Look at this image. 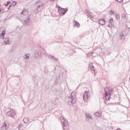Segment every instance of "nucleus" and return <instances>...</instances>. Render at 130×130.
<instances>
[{
  "instance_id": "obj_1",
  "label": "nucleus",
  "mask_w": 130,
  "mask_h": 130,
  "mask_svg": "<svg viewBox=\"0 0 130 130\" xmlns=\"http://www.w3.org/2000/svg\"><path fill=\"white\" fill-rule=\"evenodd\" d=\"M66 102L67 103H68L69 105L75 104V103L77 102V99L76 98V96H75V92L72 91L71 93V96L67 98Z\"/></svg>"
},
{
  "instance_id": "obj_2",
  "label": "nucleus",
  "mask_w": 130,
  "mask_h": 130,
  "mask_svg": "<svg viewBox=\"0 0 130 130\" xmlns=\"http://www.w3.org/2000/svg\"><path fill=\"white\" fill-rule=\"evenodd\" d=\"M105 90V95L103 98V99L106 100H110V96H111V93L112 91H113V88H109L108 87H106L104 89Z\"/></svg>"
},
{
  "instance_id": "obj_3",
  "label": "nucleus",
  "mask_w": 130,
  "mask_h": 130,
  "mask_svg": "<svg viewBox=\"0 0 130 130\" xmlns=\"http://www.w3.org/2000/svg\"><path fill=\"white\" fill-rule=\"evenodd\" d=\"M6 115L9 117H12V118H14L15 115H16V112H15V110L11 109L10 110L6 112Z\"/></svg>"
},
{
  "instance_id": "obj_4",
  "label": "nucleus",
  "mask_w": 130,
  "mask_h": 130,
  "mask_svg": "<svg viewBox=\"0 0 130 130\" xmlns=\"http://www.w3.org/2000/svg\"><path fill=\"white\" fill-rule=\"evenodd\" d=\"M60 119L62 121V125L64 129H68L69 128V125H68V121L63 117H60Z\"/></svg>"
},
{
  "instance_id": "obj_5",
  "label": "nucleus",
  "mask_w": 130,
  "mask_h": 130,
  "mask_svg": "<svg viewBox=\"0 0 130 130\" xmlns=\"http://www.w3.org/2000/svg\"><path fill=\"white\" fill-rule=\"evenodd\" d=\"M68 11V8H62L59 6L58 12L59 13V14H62L63 16L66 15V13H67Z\"/></svg>"
},
{
  "instance_id": "obj_6",
  "label": "nucleus",
  "mask_w": 130,
  "mask_h": 130,
  "mask_svg": "<svg viewBox=\"0 0 130 130\" xmlns=\"http://www.w3.org/2000/svg\"><path fill=\"white\" fill-rule=\"evenodd\" d=\"M83 98L84 101H85L86 102H87V101H88V99L90 98V95H89V91H86L84 93Z\"/></svg>"
},
{
  "instance_id": "obj_7",
  "label": "nucleus",
  "mask_w": 130,
  "mask_h": 130,
  "mask_svg": "<svg viewBox=\"0 0 130 130\" xmlns=\"http://www.w3.org/2000/svg\"><path fill=\"white\" fill-rule=\"evenodd\" d=\"M99 23L100 25H105L106 24V21L104 19H100L99 21Z\"/></svg>"
},
{
  "instance_id": "obj_8",
  "label": "nucleus",
  "mask_w": 130,
  "mask_h": 130,
  "mask_svg": "<svg viewBox=\"0 0 130 130\" xmlns=\"http://www.w3.org/2000/svg\"><path fill=\"white\" fill-rule=\"evenodd\" d=\"M74 27H77V28H80V23L78 21L74 20Z\"/></svg>"
},
{
  "instance_id": "obj_9",
  "label": "nucleus",
  "mask_w": 130,
  "mask_h": 130,
  "mask_svg": "<svg viewBox=\"0 0 130 130\" xmlns=\"http://www.w3.org/2000/svg\"><path fill=\"white\" fill-rule=\"evenodd\" d=\"M43 7V4H41L37 6V11L38 12H41V8Z\"/></svg>"
},
{
  "instance_id": "obj_10",
  "label": "nucleus",
  "mask_w": 130,
  "mask_h": 130,
  "mask_svg": "<svg viewBox=\"0 0 130 130\" xmlns=\"http://www.w3.org/2000/svg\"><path fill=\"white\" fill-rule=\"evenodd\" d=\"M6 34V30H3V32H2V34L0 35V37L1 38V39H5V35Z\"/></svg>"
},
{
  "instance_id": "obj_11",
  "label": "nucleus",
  "mask_w": 130,
  "mask_h": 130,
  "mask_svg": "<svg viewBox=\"0 0 130 130\" xmlns=\"http://www.w3.org/2000/svg\"><path fill=\"white\" fill-rule=\"evenodd\" d=\"M49 59H51L52 60H54V61H57L58 60V59L54 57L53 56L49 55Z\"/></svg>"
},
{
  "instance_id": "obj_12",
  "label": "nucleus",
  "mask_w": 130,
  "mask_h": 130,
  "mask_svg": "<svg viewBox=\"0 0 130 130\" xmlns=\"http://www.w3.org/2000/svg\"><path fill=\"white\" fill-rule=\"evenodd\" d=\"M31 20V17L29 16L27 19L25 20V23L26 25H29L30 24V21Z\"/></svg>"
},
{
  "instance_id": "obj_13",
  "label": "nucleus",
  "mask_w": 130,
  "mask_h": 130,
  "mask_svg": "<svg viewBox=\"0 0 130 130\" xmlns=\"http://www.w3.org/2000/svg\"><path fill=\"white\" fill-rule=\"evenodd\" d=\"M40 52L38 51H36L35 52V54H34V56L35 57H38L39 56H40Z\"/></svg>"
},
{
  "instance_id": "obj_14",
  "label": "nucleus",
  "mask_w": 130,
  "mask_h": 130,
  "mask_svg": "<svg viewBox=\"0 0 130 130\" xmlns=\"http://www.w3.org/2000/svg\"><path fill=\"white\" fill-rule=\"evenodd\" d=\"M86 120H90V119H92V116L91 115H89V114H86Z\"/></svg>"
},
{
  "instance_id": "obj_15",
  "label": "nucleus",
  "mask_w": 130,
  "mask_h": 130,
  "mask_svg": "<svg viewBox=\"0 0 130 130\" xmlns=\"http://www.w3.org/2000/svg\"><path fill=\"white\" fill-rule=\"evenodd\" d=\"M4 42L6 44H10V41L9 40V38L8 37L5 38Z\"/></svg>"
},
{
  "instance_id": "obj_16",
  "label": "nucleus",
  "mask_w": 130,
  "mask_h": 130,
  "mask_svg": "<svg viewBox=\"0 0 130 130\" xmlns=\"http://www.w3.org/2000/svg\"><path fill=\"white\" fill-rule=\"evenodd\" d=\"M29 119L27 117H24L23 118V122L24 123H28V122H29Z\"/></svg>"
},
{
  "instance_id": "obj_17",
  "label": "nucleus",
  "mask_w": 130,
  "mask_h": 130,
  "mask_svg": "<svg viewBox=\"0 0 130 130\" xmlns=\"http://www.w3.org/2000/svg\"><path fill=\"white\" fill-rule=\"evenodd\" d=\"M21 14L23 15L24 16H26L27 15V9H24L21 12Z\"/></svg>"
},
{
  "instance_id": "obj_18",
  "label": "nucleus",
  "mask_w": 130,
  "mask_h": 130,
  "mask_svg": "<svg viewBox=\"0 0 130 130\" xmlns=\"http://www.w3.org/2000/svg\"><path fill=\"white\" fill-rule=\"evenodd\" d=\"M112 22H113V19L112 18H110L109 20V24L108 25V27H111V26H112V24L111 23H112Z\"/></svg>"
},
{
  "instance_id": "obj_19",
  "label": "nucleus",
  "mask_w": 130,
  "mask_h": 130,
  "mask_svg": "<svg viewBox=\"0 0 130 130\" xmlns=\"http://www.w3.org/2000/svg\"><path fill=\"white\" fill-rule=\"evenodd\" d=\"M120 37L121 40L124 39L125 38V37L124 36V34L121 33L120 34Z\"/></svg>"
},
{
  "instance_id": "obj_20",
  "label": "nucleus",
  "mask_w": 130,
  "mask_h": 130,
  "mask_svg": "<svg viewBox=\"0 0 130 130\" xmlns=\"http://www.w3.org/2000/svg\"><path fill=\"white\" fill-rule=\"evenodd\" d=\"M94 115L95 116H98V117L101 116V113L96 112L94 113Z\"/></svg>"
},
{
  "instance_id": "obj_21",
  "label": "nucleus",
  "mask_w": 130,
  "mask_h": 130,
  "mask_svg": "<svg viewBox=\"0 0 130 130\" xmlns=\"http://www.w3.org/2000/svg\"><path fill=\"white\" fill-rule=\"evenodd\" d=\"M3 126L5 127V129H8V126L7 125V124L6 123V122H4L3 123Z\"/></svg>"
},
{
  "instance_id": "obj_22",
  "label": "nucleus",
  "mask_w": 130,
  "mask_h": 130,
  "mask_svg": "<svg viewBox=\"0 0 130 130\" xmlns=\"http://www.w3.org/2000/svg\"><path fill=\"white\" fill-rule=\"evenodd\" d=\"M29 57H30V56H29L28 55V54H26L25 55H24V58H26V59H28V58H29Z\"/></svg>"
},
{
  "instance_id": "obj_23",
  "label": "nucleus",
  "mask_w": 130,
  "mask_h": 130,
  "mask_svg": "<svg viewBox=\"0 0 130 130\" xmlns=\"http://www.w3.org/2000/svg\"><path fill=\"white\" fill-rule=\"evenodd\" d=\"M10 4H11V2L10 1L7 2V3L5 5V7H8V6H9V5H10Z\"/></svg>"
},
{
  "instance_id": "obj_24",
  "label": "nucleus",
  "mask_w": 130,
  "mask_h": 130,
  "mask_svg": "<svg viewBox=\"0 0 130 130\" xmlns=\"http://www.w3.org/2000/svg\"><path fill=\"white\" fill-rule=\"evenodd\" d=\"M44 73H47L48 72V69L45 68L44 69Z\"/></svg>"
},
{
  "instance_id": "obj_25",
  "label": "nucleus",
  "mask_w": 130,
  "mask_h": 130,
  "mask_svg": "<svg viewBox=\"0 0 130 130\" xmlns=\"http://www.w3.org/2000/svg\"><path fill=\"white\" fill-rule=\"evenodd\" d=\"M113 14H114V12H113V11L111 10L109 12V14L111 15L112 16V15H113Z\"/></svg>"
},
{
  "instance_id": "obj_26",
  "label": "nucleus",
  "mask_w": 130,
  "mask_h": 130,
  "mask_svg": "<svg viewBox=\"0 0 130 130\" xmlns=\"http://www.w3.org/2000/svg\"><path fill=\"white\" fill-rule=\"evenodd\" d=\"M91 71H93V72H95V68L93 66H91Z\"/></svg>"
},
{
  "instance_id": "obj_27",
  "label": "nucleus",
  "mask_w": 130,
  "mask_h": 130,
  "mask_svg": "<svg viewBox=\"0 0 130 130\" xmlns=\"http://www.w3.org/2000/svg\"><path fill=\"white\" fill-rule=\"evenodd\" d=\"M116 18L117 20H118V19H119V14H116Z\"/></svg>"
},
{
  "instance_id": "obj_28",
  "label": "nucleus",
  "mask_w": 130,
  "mask_h": 130,
  "mask_svg": "<svg viewBox=\"0 0 130 130\" xmlns=\"http://www.w3.org/2000/svg\"><path fill=\"white\" fill-rule=\"evenodd\" d=\"M0 129H1V130H5V129H5V127H4V126H2L1 127V128H0Z\"/></svg>"
},
{
  "instance_id": "obj_29",
  "label": "nucleus",
  "mask_w": 130,
  "mask_h": 130,
  "mask_svg": "<svg viewBox=\"0 0 130 130\" xmlns=\"http://www.w3.org/2000/svg\"><path fill=\"white\" fill-rule=\"evenodd\" d=\"M13 4H15L13 5V7H14V6H16V5H17V2H16V1H13Z\"/></svg>"
},
{
  "instance_id": "obj_30",
  "label": "nucleus",
  "mask_w": 130,
  "mask_h": 130,
  "mask_svg": "<svg viewBox=\"0 0 130 130\" xmlns=\"http://www.w3.org/2000/svg\"><path fill=\"white\" fill-rule=\"evenodd\" d=\"M125 17V14H123L122 15V18H124Z\"/></svg>"
},
{
  "instance_id": "obj_31",
  "label": "nucleus",
  "mask_w": 130,
  "mask_h": 130,
  "mask_svg": "<svg viewBox=\"0 0 130 130\" xmlns=\"http://www.w3.org/2000/svg\"><path fill=\"white\" fill-rule=\"evenodd\" d=\"M12 7V5H10L8 8V10H10V8Z\"/></svg>"
},
{
  "instance_id": "obj_32",
  "label": "nucleus",
  "mask_w": 130,
  "mask_h": 130,
  "mask_svg": "<svg viewBox=\"0 0 130 130\" xmlns=\"http://www.w3.org/2000/svg\"><path fill=\"white\" fill-rule=\"evenodd\" d=\"M21 127H22V126L20 125H19L18 126V128H19V129H20V128H21Z\"/></svg>"
},
{
  "instance_id": "obj_33",
  "label": "nucleus",
  "mask_w": 130,
  "mask_h": 130,
  "mask_svg": "<svg viewBox=\"0 0 130 130\" xmlns=\"http://www.w3.org/2000/svg\"><path fill=\"white\" fill-rule=\"evenodd\" d=\"M123 2V0H121V1H118L119 3H122Z\"/></svg>"
},
{
  "instance_id": "obj_34",
  "label": "nucleus",
  "mask_w": 130,
  "mask_h": 130,
  "mask_svg": "<svg viewBox=\"0 0 130 130\" xmlns=\"http://www.w3.org/2000/svg\"><path fill=\"white\" fill-rule=\"evenodd\" d=\"M50 2H54L55 0H50Z\"/></svg>"
},
{
  "instance_id": "obj_35",
  "label": "nucleus",
  "mask_w": 130,
  "mask_h": 130,
  "mask_svg": "<svg viewBox=\"0 0 130 130\" xmlns=\"http://www.w3.org/2000/svg\"><path fill=\"white\" fill-rule=\"evenodd\" d=\"M0 13H2V9L0 8Z\"/></svg>"
},
{
  "instance_id": "obj_36",
  "label": "nucleus",
  "mask_w": 130,
  "mask_h": 130,
  "mask_svg": "<svg viewBox=\"0 0 130 130\" xmlns=\"http://www.w3.org/2000/svg\"><path fill=\"white\" fill-rule=\"evenodd\" d=\"M90 12L88 11V14H89Z\"/></svg>"
},
{
  "instance_id": "obj_37",
  "label": "nucleus",
  "mask_w": 130,
  "mask_h": 130,
  "mask_svg": "<svg viewBox=\"0 0 130 130\" xmlns=\"http://www.w3.org/2000/svg\"><path fill=\"white\" fill-rule=\"evenodd\" d=\"M117 2H118V0H116Z\"/></svg>"
},
{
  "instance_id": "obj_38",
  "label": "nucleus",
  "mask_w": 130,
  "mask_h": 130,
  "mask_svg": "<svg viewBox=\"0 0 130 130\" xmlns=\"http://www.w3.org/2000/svg\"><path fill=\"white\" fill-rule=\"evenodd\" d=\"M94 53H95L93 52L92 54H94Z\"/></svg>"
},
{
  "instance_id": "obj_39",
  "label": "nucleus",
  "mask_w": 130,
  "mask_h": 130,
  "mask_svg": "<svg viewBox=\"0 0 130 130\" xmlns=\"http://www.w3.org/2000/svg\"><path fill=\"white\" fill-rule=\"evenodd\" d=\"M92 56H94L93 55H92Z\"/></svg>"
},
{
  "instance_id": "obj_40",
  "label": "nucleus",
  "mask_w": 130,
  "mask_h": 130,
  "mask_svg": "<svg viewBox=\"0 0 130 130\" xmlns=\"http://www.w3.org/2000/svg\"><path fill=\"white\" fill-rule=\"evenodd\" d=\"M119 2H121V0H120Z\"/></svg>"
},
{
  "instance_id": "obj_41",
  "label": "nucleus",
  "mask_w": 130,
  "mask_h": 130,
  "mask_svg": "<svg viewBox=\"0 0 130 130\" xmlns=\"http://www.w3.org/2000/svg\"><path fill=\"white\" fill-rule=\"evenodd\" d=\"M1 5H0V8H1Z\"/></svg>"
}]
</instances>
